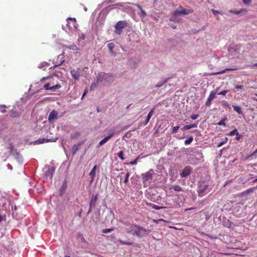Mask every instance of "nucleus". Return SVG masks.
I'll return each mask as SVG.
<instances>
[{
	"mask_svg": "<svg viewBox=\"0 0 257 257\" xmlns=\"http://www.w3.org/2000/svg\"><path fill=\"white\" fill-rule=\"evenodd\" d=\"M98 194H96L95 195H93L92 196L89 204V212L91 211L92 208L95 206L96 203L98 199Z\"/></svg>",
	"mask_w": 257,
	"mask_h": 257,
	"instance_id": "9d476101",
	"label": "nucleus"
},
{
	"mask_svg": "<svg viewBox=\"0 0 257 257\" xmlns=\"http://www.w3.org/2000/svg\"><path fill=\"white\" fill-rule=\"evenodd\" d=\"M112 77L111 75L109 74H106L104 72H100L98 74L97 76V81L96 82H94L91 83L90 89V90H93L96 87L97 85L99 83H102L103 79H112Z\"/></svg>",
	"mask_w": 257,
	"mask_h": 257,
	"instance_id": "7ed1b4c3",
	"label": "nucleus"
},
{
	"mask_svg": "<svg viewBox=\"0 0 257 257\" xmlns=\"http://www.w3.org/2000/svg\"><path fill=\"white\" fill-rule=\"evenodd\" d=\"M168 80V78H167L163 82H159L156 85V87H160L161 86H162L164 84L166 83Z\"/></svg>",
	"mask_w": 257,
	"mask_h": 257,
	"instance_id": "2f4dec72",
	"label": "nucleus"
},
{
	"mask_svg": "<svg viewBox=\"0 0 257 257\" xmlns=\"http://www.w3.org/2000/svg\"><path fill=\"white\" fill-rule=\"evenodd\" d=\"M10 116L12 117H16L18 116V113L16 109H12L10 111Z\"/></svg>",
	"mask_w": 257,
	"mask_h": 257,
	"instance_id": "bb28decb",
	"label": "nucleus"
},
{
	"mask_svg": "<svg viewBox=\"0 0 257 257\" xmlns=\"http://www.w3.org/2000/svg\"><path fill=\"white\" fill-rule=\"evenodd\" d=\"M19 208L17 206H15L14 209L13 210V215L14 217H15L17 219H21L22 217V215L19 216Z\"/></svg>",
	"mask_w": 257,
	"mask_h": 257,
	"instance_id": "a211bd4d",
	"label": "nucleus"
},
{
	"mask_svg": "<svg viewBox=\"0 0 257 257\" xmlns=\"http://www.w3.org/2000/svg\"><path fill=\"white\" fill-rule=\"evenodd\" d=\"M108 138L106 137H105L103 139H102L100 142H99L98 145L102 146V145L106 143L108 141Z\"/></svg>",
	"mask_w": 257,
	"mask_h": 257,
	"instance_id": "7c9ffc66",
	"label": "nucleus"
},
{
	"mask_svg": "<svg viewBox=\"0 0 257 257\" xmlns=\"http://www.w3.org/2000/svg\"><path fill=\"white\" fill-rule=\"evenodd\" d=\"M179 128V126H174L173 127V129H172V133H176L177 131L178 130V129Z\"/></svg>",
	"mask_w": 257,
	"mask_h": 257,
	"instance_id": "a19ab883",
	"label": "nucleus"
},
{
	"mask_svg": "<svg viewBox=\"0 0 257 257\" xmlns=\"http://www.w3.org/2000/svg\"><path fill=\"white\" fill-rule=\"evenodd\" d=\"M159 221L160 222L163 221V222H165V220H164L163 219L159 220Z\"/></svg>",
	"mask_w": 257,
	"mask_h": 257,
	"instance_id": "69168bd1",
	"label": "nucleus"
},
{
	"mask_svg": "<svg viewBox=\"0 0 257 257\" xmlns=\"http://www.w3.org/2000/svg\"><path fill=\"white\" fill-rule=\"evenodd\" d=\"M1 112L2 113H5L6 112V110H5V109H1Z\"/></svg>",
	"mask_w": 257,
	"mask_h": 257,
	"instance_id": "680f3d73",
	"label": "nucleus"
},
{
	"mask_svg": "<svg viewBox=\"0 0 257 257\" xmlns=\"http://www.w3.org/2000/svg\"><path fill=\"white\" fill-rule=\"evenodd\" d=\"M253 65L254 66H257V63H254Z\"/></svg>",
	"mask_w": 257,
	"mask_h": 257,
	"instance_id": "338daca9",
	"label": "nucleus"
},
{
	"mask_svg": "<svg viewBox=\"0 0 257 257\" xmlns=\"http://www.w3.org/2000/svg\"><path fill=\"white\" fill-rule=\"evenodd\" d=\"M169 227L171 228H174L175 229H180V228H177L174 227V226H169Z\"/></svg>",
	"mask_w": 257,
	"mask_h": 257,
	"instance_id": "13d9d810",
	"label": "nucleus"
},
{
	"mask_svg": "<svg viewBox=\"0 0 257 257\" xmlns=\"http://www.w3.org/2000/svg\"><path fill=\"white\" fill-rule=\"evenodd\" d=\"M138 8L141 10V16H142L143 17L146 16L147 14H146V12H145V11L142 9V8L141 6H138Z\"/></svg>",
	"mask_w": 257,
	"mask_h": 257,
	"instance_id": "e433bc0d",
	"label": "nucleus"
},
{
	"mask_svg": "<svg viewBox=\"0 0 257 257\" xmlns=\"http://www.w3.org/2000/svg\"><path fill=\"white\" fill-rule=\"evenodd\" d=\"M107 47L111 53L112 55H114V52H113V48H114V44L113 43H110L107 44Z\"/></svg>",
	"mask_w": 257,
	"mask_h": 257,
	"instance_id": "5701e85b",
	"label": "nucleus"
},
{
	"mask_svg": "<svg viewBox=\"0 0 257 257\" xmlns=\"http://www.w3.org/2000/svg\"><path fill=\"white\" fill-rule=\"evenodd\" d=\"M198 116H199V115L198 114H193L191 115V118L192 119L194 120V119H197L198 117Z\"/></svg>",
	"mask_w": 257,
	"mask_h": 257,
	"instance_id": "37998d69",
	"label": "nucleus"
},
{
	"mask_svg": "<svg viewBox=\"0 0 257 257\" xmlns=\"http://www.w3.org/2000/svg\"><path fill=\"white\" fill-rule=\"evenodd\" d=\"M234 110L237 112L239 114H242L243 112L240 107L238 106H233Z\"/></svg>",
	"mask_w": 257,
	"mask_h": 257,
	"instance_id": "a878e982",
	"label": "nucleus"
},
{
	"mask_svg": "<svg viewBox=\"0 0 257 257\" xmlns=\"http://www.w3.org/2000/svg\"><path fill=\"white\" fill-rule=\"evenodd\" d=\"M118 241L122 245H133V242H128V241H124L122 240L121 239L118 240Z\"/></svg>",
	"mask_w": 257,
	"mask_h": 257,
	"instance_id": "c85d7f7f",
	"label": "nucleus"
},
{
	"mask_svg": "<svg viewBox=\"0 0 257 257\" xmlns=\"http://www.w3.org/2000/svg\"><path fill=\"white\" fill-rule=\"evenodd\" d=\"M218 94L225 95V90L222 91L221 92L219 93Z\"/></svg>",
	"mask_w": 257,
	"mask_h": 257,
	"instance_id": "4d7b16f0",
	"label": "nucleus"
},
{
	"mask_svg": "<svg viewBox=\"0 0 257 257\" xmlns=\"http://www.w3.org/2000/svg\"><path fill=\"white\" fill-rule=\"evenodd\" d=\"M66 31L69 34H72L77 29L78 25L76 23V19L74 18H68L67 19Z\"/></svg>",
	"mask_w": 257,
	"mask_h": 257,
	"instance_id": "20e7f679",
	"label": "nucleus"
},
{
	"mask_svg": "<svg viewBox=\"0 0 257 257\" xmlns=\"http://www.w3.org/2000/svg\"><path fill=\"white\" fill-rule=\"evenodd\" d=\"M154 171L153 169H150L148 172L142 174V179L144 183L149 182L152 180Z\"/></svg>",
	"mask_w": 257,
	"mask_h": 257,
	"instance_id": "6e6552de",
	"label": "nucleus"
},
{
	"mask_svg": "<svg viewBox=\"0 0 257 257\" xmlns=\"http://www.w3.org/2000/svg\"><path fill=\"white\" fill-rule=\"evenodd\" d=\"M252 0H243V3L245 5H248L251 3Z\"/></svg>",
	"mask_w": 257,
	"mask_h": 257,
	"instance_id": "a18cd8bd",
	"label": "nucleus"
},
{
	"mask_svg": "<svg viewBox=\"0 0 257 257\" xmlns=\"http://www.w3.org/2000/svg\"><path fill=\"white\" fill-rule=\"evenodd\" d=\"M61 85L59 84L56 83L53 80L49 83H46L44 86L43 88L47 90H51L52 91H55L61 88Z\"/></svg>",
	"mask_w": 257,
	"mask_h": 257,
	"instance_id": "423d86ee",
	"label": "nucleus"
},
{
	"mask_svg": "<svg viewBox=\"0 0 257 257\" xmlns=\"http://www.w3.org/2000/svg\"><path fill=\"white\" fill-rule=\"evenodd\" d=\"M0 107H2V108H5L6 107V106L5 105H0Z\"/></svg>",
	"mask_w": 257,
	"mask_h": 257,
	"instance_id": "e2e57ef3",
	"label": "nucleus"
},
{
	"mask_svg": "<svg viewBox=\"0 0 257 257\" xmlns=\"http://www.w3.org/2000/svg\"><path fill=\"white\" fill-rule=\"evenodd\" d=\"M4 219V217L2 215H0V223Z\"/></svg>",
	"mask_w": 257,
	"mask_h": 257,
	"instance_id": "052dcab7",
	"label": "nucleus"
},
{
	"mask_svg": "<svg viewBox=\"0 0 257 257\" xmlns=\"http://www.w3.org/2000/svg\"><path fill=\"white\" fill-rule=\"evenodd\" d=\"M128 134V132H127V133H126L125 134V135L123 136V137H122V139H124V138L125 137H127V134Z\"/></svg>",
	"mask_w": 257,
	"mask_h": 257,
	"instance_id": "bf43d9fd",
	"label": "nucleus"
},
{
	"mask_svg": "<svg viewBox=\"0 0 257 257\" xmlns=\"http://www.w3.org/2000/svg\"><path fill=\"white\" fill-rule=\"evenodd\" d=\"M187 125L188 127V130H190L192 128L196 127L197 126V123H193Z\"/></svg>",
	"mask_w": 257,
	"mask_h": 257,
	"instance_id": "58836bf2",
	"label": "nucleus"
},
{
	"mask_svg": "<svg viewBox=\"0 0 257 257\" xmlns=\"http://www.w3.org/2000/svg\"><path fill=\"white\" fill-rule=\"evenodd\" d=\"M193 140V138L192 136H190L188 139L185 141L184 144L185 145H189L191 144Z\"/></svg>",
	"mask_w": 257,
	"mask_h": 257,
	"instance_id": "c756f323",
	"label": "nucleus"
},
{
	"mask_svg": "<svg viewBox=\"0 0 257 257\" xmlns=\"http://www.w3.org/2000/svg\"><path fill=\"white\" fill-rule=\"evenodd\" d=\"M58 113L55 110H53L49 114L48 116V121L50 122H52L54 120L56 119L58 117Z\"/></svg>",
	"mask_w": 257,
	"mask_h": 257,
	"instance_id": "9b49d317",
	"label": "nucleus"
},
{
	"mask_svg": "<svg viewBox=\"0 0 257 257\" xmlns=\"http://www.w3.org/2000/svg\"><path fill=\"white\" fill-rule=\"evenodd\" d=\"M139 159H140V157H138L135 160H134L133 161L131 162L130 163V164L131 165H136L137 164L138 161L139 160Z\"/></svg>",
	"mask_w": 257,
	"mask_h": 257,
	"instance_id": "c9c22d12",
	"label": "nucleus"
},
{
	"mask_svg": "<svg viewBox=\"0 0 257 257\" xmlns=\"http://www.w3.org/2000/svg\"><path fill=\"white\" fill-rule=\"evenodd\" d=\"M211 11H212V12L213 13V14L214 15H216V14H219V13L218 11H216V10H214V9H212V10H211Z\"/></svg>",
	"mask_w": 257,
	"mask_h": 257,
	"instance_id": "09e8293b",
	"label": "nucleus"
},
{
	"mask_svg": "<svg viewBox=\"0 0 257 257\" xmlns=\"http://www.w3.org/2000/svg\"><path fill=\"white\" fill-rule=\"evenodd\" d=\"M127 23L124 21L118 22L115 25L114 33L120 35L121 34L122 30L126 26Z\"/></svg>",
	"mask_w": 257,
	"mask_h": 257,
	"instance_id": "0eeeda50",
	"label": "nucleus"
},
{
	"mask_svg": "<svg viewBox=\"0 0 257 257\" xmlns=\"http://www.w3.org/2000/svg\"><path fill=\"white\" fill-rule=\"evenodd\" d=\"M53 76H57V74H56V72H55L53 75H49V76H46V77H43L42 78H41V79L40 80V81L41 82H42L44 80H48L49 79H50Z\"/></svg>",
	"mask_w": 257,
	"mask_h": 257,
	"instance_id": "cd10ccee",
	"label": "nucleus"
},
{
	"mask_svg": "<svg viewBox=\"0 0 257 257\" xmlns=\"http://www.w3.org/2000/svg\"><path fill=\"white\" fill-rule=\"evenodd\" d=\"M224 143H225V142L224 141L220 142V143H219L217 145V147H219L222 146Z\"/></svg>",
	"mask_w": 257,
	"mask_h": 257,
	"instance_id": "603ef678",
	"label": "nucleus"
},
{
	"mask_svg": "<svg viewBox=\"0 0 257 257\" xmlns=\"http://www.w3.org/2000/svg\"><path fill=\"white\" fill-rule=\"evenodd\" d=\"M172 28H173V29H176V26H172Z\"/></svg>",
	"mask_w": 257,
	"mask_h": 257,
	"instance_id": "0e129e2a",
	"label": "nucleus"
},
{
	"mask_svg": "<svg viewBox=\"0 0 257 257\" xmlns=\"http://www.w3.org/2000/svg\"><path fill=\"white\" fill-rule=\"evenodd\" d=\"M181 130L182 131H186V130H188V127L187 126V125H185L184 126V127H183L182 128H181Z\"/></svg>",
	"mask_w": 257,
	"mask_h": 257,
	"instance_id": "8fccbe9b",
	"label": "nucleus"
},
{
	"mask_svg": "<svg viewBox=\"0 0 257 257\" xmlns=\"http://www.w3.org/2000/svg\"><path fill=\"white\" fill-rule=\"evenodd\" d=\"M154 112V107H153L149 112V113L147 115V119H146V123H148L149 122L151 117L152 116Z\"/></svg>",
	"mask_w": 257,
	"mask_h": 257,
	"instance_id": "393cba45",
	"label": "nucleus"
},
{
	"mask_svg": "<svg viewBox=\"0 0 257 257\" xmlns=\"http://www.w3.org/2000/svg\"><path fill=\"white\" fill-rule=\"evenodd\" d=\"M114 135V132L113 131H109V135L108 136H107L106 137L108 138V139L109 140L110 138H111V137H112Z\"/></svg>",
	"mask_w": 257,
	"mask_h": 257,
	"instance_id": "79ce46f5",
	"label": "nucleus"
},
{
	"mask_svg": "<svg viewBox=\"0 0 257 257\" xmlns=\"http://www.w3.org/2000/svg\"><path fill=\"white\" fill-rule=\"evenodd\" d=\"M130 177V173L129 172H127L125 175V179L124 180V183L125 184H126L128 181V178Z\"/></svg>",
	"mask_w": 257,
	"mask_h": 257,
	"instance_id": "f704fd0d",
	"label": "nucleus"
},
{
	"mask_svg": "<svg viewBox=\"0 0 257 257\" xmlns=\"http://www.w3.org/2000/svg\"><path fill=\"white\" fill-rule=\"evenodd\" d=\"M236 69H237V68H232V69H231V68H226L225 71H226V72H227V71L235 70H236Z\"/></svg>",
	"mask_w": 257,
	"mask_h": 257,
	"instance_id": "864d4df0",
	"label": "nucleus"
},
{
	"mask_svg": "<svg viewBox=\"0 0 257 257\" xmlns=\"http://www.w3.org/2000/svg\"><path fill=\"white\" fill-rule=\"evenodd\" d=\"M257 182V178L255 179L254 180H253V182Z\"/></svg>",
	"mask_w": 257,
	"mask_h": 257,
	"instance_id": "774afa93",
	"label": "nucleus"
},
{
	"mask_svg": "<svg viewBox=\"0 0 257 257\" xmlns=\"http://www.w3.org/2000/svg\"><path fill=\"white\" fill-rule=\"evenodd\" d=\"M243 85H235V88L236 89H241L243 88Z\"/></svg>",
	"mask_w": 257,
	"mask_h": 257,
	"instance_id": "de8ad7c7",
	"label": "nucleus"
},
{
	"mask_svg": "<svg viewBox=\"0 0 257 257\" xmlns=\"http://www.w3.org/2000/svg\"><path fill=\"white\" fill-rule=\"evenodd\" d=\"M84 141H82L81 143L74 145L72 148V154H76V152L79 150L81 145H82Z\"/></svg>",
	"mask_w": 257,
	"mask_h": 257,
	"instance_id": "dca6fc26",
	"label": "nucleus"
},
{
	"mask_svg": "<svg viewBox=\"0 0 257 257\" xmlns=\"http://www.w3.org/2000/svg\"><path fill=\"white\" fill-rule=\"evenodd\" d=\"M170 190L173 189L176 192H183L184 191L183 189L179 185H173L170 186Z\"/></svg>",
	"mask_w": 257,
	"mask_h": 257,
	"instance_id": "6ab92c4d",
	"label": "nucleus"
},
{
	"mask_svg": "<svg viewBox=\"0 0 257 257\" xmlns=\"http://www.w3.org/2000/svg\"><path fill=\"white\" fill-rule=\"evenodd\" d=\"M154 208L156 209H160L162 208V207H159V206H158L157 205H155L154 206Z\"/></svg>",
	"mask_w": 257,
	"mask_h": 257,
	"instance_id": "5fc2aeb1",
	"label": "nucleus"
},
{
	"mask_svg": "<svg viewBox=\"0 0 257 257\" xmlns=\"http://www.w3.org/2000/svg\"><path fill=\"white\" fill-rule=\"evenodd\" d=\"M112 230H113V229L110 228V229H104L102 230V232L104 233H107L108 232H111Z\"/></svg>",
	"mask_w": 257,
	"mask_h": 257,
	"instance_id": "ea45409f",
	"label": "nucleus"
},
{
	"mask_svg": "<svg viewBox=\"0 0 257 257\" xmlns=\"http://www.w3.org/2000/svg\"><path fill=\"white\" fill-rule=\"evenodd\" d=\"M60 64H59V65H55L54 66H52V67H50L49 68V69H55L56 68H57L58 66H59Z\"/></svg>",
	"mask_w": 257,
	"mask_h": 257,
	"instance_id": "3c124183",
	"label": "nucleus"
},
{
	"mask_svg": "<svg viewBox=\"0 0 257 257\" xmlns=\"http://www.w3.org/2000/svg\"><path fill=\"white\" fill-rule=\"evenodd\" d=\"M216 93L214 91L211 92L206 102L205 105L207 106H210L212 100L216 97Z\"/></svg>",
	"mask_w": 257,
	"mask_h": 257,
	"instance_id": "2eb2a0df",
	"label": "nucleus"
},
{
	"mask_svg": "<svg viewBox=\"0 0 257 257\" xmlns=\"http://www.w3.org/2000/svg\"><path fill=\"white\" fill-rule=\"evenodd\" d=\"M219 125H225V118H222L218 123Z\"/></svg>",
	"mask_w": 257,
	"mask_h": 257,
	"instance_id": "c03bdc74",
	"label": "nucleus"
},
{
	"mask_svg": "<svg viewBox=\"0 0 257 257\" xmlns=\"http://www.w3.org/2000/svg\"><path fill=\"white\" fill-rule=\"evenodd\" d=\"M68 48L73 50H77L78 49L77 47L75 45H71Z\"/></svg>",
	"mask_w": 257,
	"mask_h": 257,
	"instance_id": "4c0bfd02",
	"label": "nucleus"
},
{
	"mask_svg": "<svg viewBox=\"0 0 257 257\" xmlns=\"http://www.w3.org/2000/svg\"><path fill=\"white\" fill-rule=\"evenodd\" d=\"M57 140V139L56 138L55 139H46L44 138L39 139L36 140L34 142V144H43L45 143H48L49 142H56Z\"/></svg>",
	"mask_w": 257,
	"mask_h": 257,
	"instance_id": "ddd939ff",
	"label": "nucleus"
},
{
	"mask_svg": "<svg viewBox=\"0 0 257 257\" xmlns=\"http://www.w3.org/2000/svg\"><path fill=\"white\" fill-rule=\"evenodd\" d=\"M50 66V64L46 62H43L40 64L39 66H38L39 68L42 69L43 70H45L47 67H49Z\"/></svg>",
	"mask_w": 257,
	"mask_h": 257,
	"instance_id": "4be33fe9",
	"label": "nucleus"
},
{
	"mask_svg": "<svg viewBox=\"0 0 257 257\" xmlns=\"http://www.w3.org/2000/svg\"><path fill=\"white\" fill-rule=\"evenodd\" d=\"M209 185L205 182H199L197 189L198 195L199 197H202L209 192Z\"/></svg>",
	"mask_w": 257,
	"mask_h": 257,
	"instance_id": "39448f33",
	"label": "nucleus"
},
{
	"mask_svg": "<svg viewBox=\"0 0 257 257\" xmlns=\"http://www.w3.org/2000/svg\"><path fill=\"white\" fill-rule=\"evenodd\" d=\"M87 93V90H85V91L82 95V98Z\"/></svg>",
	"mask_w": 257,
	"mask_h": 257,
	"instance_id": "6e6d98bb",
	"label": "nucleus"
},
{
	"mask_svg": "<svg viewBox=\"0 0 257 257\" xmlns=\"http://www.w3.org/2000/svg\"><path fill=\"white\" fill-rule=\"evenodd\" d=\"M96 169H97V166L95 165L89 173V176L91 179V182L93 181L94 178L95 177Z\"/></svg>",
	"mask_w": 257,
	"mask_h": 257,
	"instance_id": "412c9836",
	"label": "nucleus"
},
{
	"mask_svg": "<svg viewBox=\"0 0 257 257\" xmlns=\"http://www.w3.org/2000/svg\"><path fill=\"white\" fill-rule=\"evenodd\" d=\"M228 54L230 55L235 56L239 54V49L236 45H232L228 47Z\"/></svg>",
	"mask_w": 257,
	"mask_h": 257,
	"instance_id": "1a4fd4ad",
	"label": "nucleus"
},
{
	"mask_svg": "<svg viewBox=\"0 0 257 257\" xmlns=\"http://www.w3.org/2000/svg\"><path fill=\"white\" fill-rule=\"evenodd\" d=\"M230 12L235 14H239L242 13L243 14H245L247 12V11L245 9H241L240 11H230Z\"/></svg>",
	"mask_w": 257,
	"mask_h": 257,
	"instance_id": "b1692460",
	"label": "nucleus"
},
{
	"mask_svg": "<svg viewBox=\"0 0 257 257\" xmlns=\"http://www.w3.org/2000/svg\"><path fill=\"white\" fill-rule=\"evenodd\" d=\"M130 233L133 235H137L142 237L147 235L150 232V229H147L144 227L140 226H132Z\"/></svg>",
	"mask_w": 257,
	"mask_h": 257,
	"instance_id": "f257e3e1",
	"label": "nucleus"
},
{
	"mask_svg": "<svg viewBox=\"0 0 257 257\" xmlns=\"http://www.w3.org/2000/svg\"><path fill=\"white\" fill-rule=\"evenodd\" d=\"M228 135L230 136H233L235 135L236 136V140H239L241 138V135L239 134L237 129H235L232 131H231Z\"/></svg>",
	"mask_w": 257,
	"mask_h": 257,
	"instance_id": "aec40b11",
	"label": "nucleus"
},
{
	"mask_svg": "<svg viewBox=\"0 0 257 257\" xmlns=\"http://www.w3.org/2000/svg\"><path fill=\"white\" fill-rule=\"evenodd\" d=\"M9 149L11 152H12L14 150V146L12 144L10 145Z\"/></svg>",
	"mask_w": 257,
	"mask_h": 257,
	"instance_id": "49530a36",
	"label": "nucleus"
},
{
	"mask_svg": "<svg viewBox=\"0 0 257 257\" xmlns=\"http://www.w3.org/2000/svg\"><path fill=\"white\" fill-rule=\"evenodd\" d=\"M191 168L190 166H186L180 173V176L181 177H186L191 174Z\"/></svg>",
	"mask_w": 257,
	"mask_h": 257,
	"instance_id": "f8f14e48",
	"label": "nucleus"
},
{
	"mask_svg": "<svg viewBox=\"0 0 257 257\" xmlns=\"http://www.w3.org/2000/svg\"><path fill=\"white\" fill-rule=\"evenodd\" d=\"M254 189H255L254 187L249 188V189H247L246 190L240 193L238 196L240 197H244L246 195H248V194L253 192V191L254 190Z\"/></svg>",
	"mask_w": 257,
	"mask_h": 257,
	"instance_id": "f3484780",
	"label": "nucleus"
},
{
	"mask_svg": "<svg viewBox=\"0 0 257 257\" xmlns=\"http://www.w3.org/2000/svg\"><path fill=\"white\" fill-rule=\"evenodd\" d=\"M179 10H177L174 11L171 17L170 20L173 22H177V16L178 15H187L189 14H191L193 12V11L187 9H185L183 8L182 6H180L178 8Z\"/></svg>",
	"mask_w": 257,
	"mask_h": 257,
	"instance_id": "f03ea898",
	"label": "nucleus"
},
{
	"mask_svg": "<svg viewBox=\"0 0 257 257\" xmlns=\"http://www.w3.org/2000/svg\"><path fill=\"white\" fill-rule=\"evenodd\" d=\"M117 156L121 160H123L124 159L123 157V152L122 151H120L118 153Z\"/></svg>",
	"mask_w": 257,
	"mask_h": 257,
	"instance_id": "473e14b6",
	"label": "nucleus"
},
{
	"mask_svg": "<svg viewBox=\"0 0 257 257\" xmlns=\"http://www.w3.org/2000/svg\"><path fill=\"white\" fill-rule=\"evenodd\" d=\"M227 248H229V247H226V251H227L226 249ZM226 257H234L235 255L233 253H227L226 252L225 253Z\"/></svg>",
	"mask_w": 257,
	"mask_h": 257,
	"instance_id": "72a5a7b5",
	"label": "nucleus"
},
{
	"mask_svg": "<svg viewBox=\"0 0 257 257\" xmlns=\"http://www.w3.org/2000/svg\"><path fill=\"white\" fill-rule=\"evenodd\" d=\"M70 73L72 77L75 80H78L80 78V69H73L70 71Z\"/></svg>",
	"mask_w": 257,
	"mask_h": 257,
	"instance_id": "4468645a",
	"label": "nucleus"
}]
</instances>
